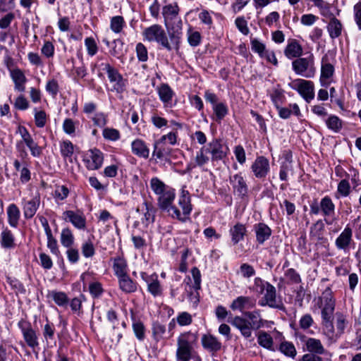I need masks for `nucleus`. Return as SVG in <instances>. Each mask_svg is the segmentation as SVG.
Wrapping results in <instances>:
<instances>
[{
	"instance_id": "nucleus-25",
	"label": "nucleus",
	"mask_w": 361,
	"mask_h": 361,
	"mask_svg": "<svg viewBox=\"0 0 361 361\" xmlns=\"http://www.w3.org/2000/svg\"><path fill=\"white\" fill-rule=\"evenodd\" d=\"M180 12V7L177 3L167 4L162 8V16L164 20V24L167 27V23L170 20L176 19Z\"/></svg>"
},
{
	"instance_id": "nucleus-15",
	"label": "nucleus",
	"mask_w": 361,
	"mask_h": 361,
	"mask_svg": "<svg viewBox=\"0 0 361 361\" xmlns=\"http://www.w3.org/2000/svg\"><path fill=\"white\" fill-rule=\"evenodd\" d=\"M255 306V300L248 296H238L233 300L230 305V308L233 310H238L243 314L245 310L252 309Z\"/></svg>"
},
{
	"instance_id": "nucleus-9",
	"label": "nucleus",
	"mask_w": 361,
	"mask_h": 361,
	"mask_svg": "<svg viewBox=\"0 0 361 361\" xmlns=\"http://www.w3.org/2000/svg\"><path fill=\"white\" fill-rule=\"evenodd\" d=\"M101 66L102 70L107 73L109 81L115 82L114 89L118 93L123 92L125 90L126 80L118 71L109 63H102Z\"/></svg>"
},
{
	"instance_id": "nucleus-34",
	"label": "nucleus",
	"mask_w": 361,
	"mask_h": 361,
	"mask_svg": "<svg viewBox=\"0 0 361 361\" xmlns=\"http://www.w3.org/2000/svg\"><path fill=\"white\" fill-rule=\"evenodd\" d=\"M171 148L167 146L166 142L156 140L154 143V151L152 154L157 159H162L169 156L171 153Z\"/></svg>"
},
{
	"instance_id": "nucleus-60",
	"label": "nucleus",
	"mask_w": 361,
	"mask_h": 361,
	"mask_svg": "<svg viewBox=\"0 0 361 361\" xmlns=\"http://www.w3.org/2000/svg\"><path fill=\"white\" fill-rule=\"evenodd\" d=\"M239 273L244 278H250L255 275L256 271L252 265L243 263L240 267Z\"/></svg>"
},
{
	"instance_id": "nucleus-45",
	"label": "nucleus",
	"mask_w": 361,
	"mask_h": 361,
	"mask_svg": "<svg viewBox=\"0 0 361 361\" xmlns=\"http://www.w3.org/2000/svg\"><path fill=\"white\" fill-rule=\"evenodd\" d=\"M150 187L152 191L157 195L163 193V192L169 188L157 177H154L151 179Z\"/></svg>"
},
{
	"instance_id": "nucleus-49",
	"label": "nucleus",
	"mask_w": 361,
	"mask_h": 361,
	"mask_svg": "<svg viewBox=\"0 0 361 361\" xmlns=\"http://www.w3.org/2000/svg\"><path fill=\"white\" fill-rule=\"evenodd\" d=\"M79 124V121H75L72 118H66L63 123V130L65 133L73 136L75 133L76 126Z\"/></svg>"
},
{
	"instance_id": "nucleus-26",
	"label": "nucleus",
	"mask_w": 361,
	"mask_h": 361,
	"mask_svg": "<svg viewBox=\"0 0 361 361\" xmlns=\"http://www.w3.org/2000/svg\"><path fill=\"white\" fill-rule=\"evenodd\" d=\"M120 289L125 293H132L137 290V284L128 274L118 278Z\"/></svg>"
},
{
	"instance_id": "nucleus-39",
	"label": "nucleus",
	"mask_w": 361,
	"mask_h": 361,
	"mask_svg": "<svg viewBox=\"0 0 361 361\" xmlns=\"http://www.w3.org/2000/svg\"><path fill=\"white\" fill-rule=\"evenodd\" d=\"M334 73V66L328 62V59L325 56L322 59L320 80L323 82L325 80L331 78Z\"/></svg>"
},
{
	"instance_id": "nucleus-5",
	"label": "nucleus",
	"mask_w": 361,
	"mask_h": 361,
	"mask_svg": "<svg viewBox=\"0 0 361 361\" xmlns=\"http://www.w3.org/2000/svg\"><path fill=\"white\" fill-rule=\"evenodd\" d=\"M178 204L182 209L183 213L181 214L179 209L175 206L171 207V213H170V216L173 219H177L181 222H185L189 219V215L192 209L190 195L188 190H182L179 197Z\"/></svg>"
},
{
	"instance_id": "nucleus-32",
	"label": "nucleus",
	"mask_w": 361,
	"mask_h": 361,
	"mask_svg": "<svg viewBox=\"0 0 361 361\" xmlns=\"http://www.w3.org/2000/svg\"><path fill=\"white\" fill-rule=\"evenodd\" d=\"M131 147L133 153L136 156L144 159L149 157V149L142 140H135L131 144Z\"/></svg>"
},
{
	"instance_id": "nucleus-47",
	"label": "nucleus",
	"mask_w": 361,
	"mask_h": 361,
	"mask_svg": "<svg viewBox=\"0 0 361 361\" xmlns=\"http://www.w3.org/2000/svg\"><path fill=\"white\" fill-rule=\"evenodd\" d=\"M85 300V295L81 294L79 295V297H75L73 298L70 302V306L71 308V310L77 313L78 315H80L82 313V303L83 301Z\"/></svg>"
},
{
	"instance_id": "nucleus-46",
	"label": "nucleus",
	"mask_w": 361,
	"mask_h": 361,
	"mask_svg": "<svg viewBox=\"0 0 361 361\" xmlns=\"http://www.w3.org/2000/svg\"><path fill=\"white\" fill-rule=\"evenodd\" d=\"M188 42L191 47H195L199 46L202 42V35L200 32L194 31L190 27L187 32Z\"/></svg>"
},
{
	"instance_id": "nucleus-14",
	"label": "nucleus",
	"mask_w": 361,
	"mask_h": 361,
	"mask_svg": "<svg viewBox=\"0 0 361 361\" xmlns=\"http://www.w3.org/2000/svg\"><path fill=\"white\" fill-rule=\"evenodd\" d=\"M141 277L147 283V290L153 296L157 297L161 295L162 288L156 274L148 275L142 272Z\"/></svg>"
},
{
	"instance_id": "nucleus-64",
	"label": "nucleus",
	"mask_w": 361,
	"mask_h": 361,
	"mask_svg": "<svg viewBox=\"0 0 361 361\" xmlns=\"http://www.w3.org/2000/svg\"><path fill=\"white\" fill-rule=\"evenodd\" d=\"M94 126L98 127H104L107 123V115L103 112H98L91 118Z\"/></svg>"
},
{
	"instance_id": "nucleus-3",
	"label": "nucleus",
	"mask_w": 361,
	"mask_h": 361,
	"mask_svg": "<svg viewBox=\"0 0 361 361\" xmlns=\"http://www.w3.org/2000/svg\"><path fill=\"white\" fill-rule=\"evenodd\" d=\"M243 316L234 317L231 324L240 331L244 338H249L252 336V330H258L264 326V320L259 310L246 311Z\"/></svg>"
},
{
	"instance_id": "nucleus-10",
	"label": "nucleus",
	"mask_w": 361,
	"mask_h": 361,
	"mask_svg": "<svg viewBox=\"0 0 361 361\" xmlns=\"http://www.w3.org/2000/svg\"><path fill=\"white\" fill-rule=\"evenodd\" d=\"M208 153L211 154L212 162H218L226 157L228 147L224 145L219 139H213L206 145Z\"/></svg>"
},
{
	"instance_id": "nucleus-57",
	"label": "nucleus",
	"mask_w": 361,
	"mask_h": 361,
	"mask_svg": "<svg viewBox=\"0 0 361 361\" xmlns=\"http://www.w3.org/2000/svg\"><path fill=\"white\" fill-rule=\"evenodd\" d=\"M176 319L178 325L181 326H189L192 323V317L187 312H180Z\"/></svg>"
},
{
	"instance_id": "nucleus-8",
	"label": "nucleus",
	"mask_w": 361,
	"mask_h": 361,
	"mask_svg": "<svg viewBox=\"0 0 361 361\" xmlns=\"http://www.w3.org/2000/svg\"><path fill=\"white\" fill-rule=\"evenodd\" d=\"M18 326L20 329L27 345L32 349L37 348L39 346L38 336L32 329L31 323L27 320L20 319L18 323Z\"/></svg>"
},
{
	"instance_id": "nucleus-43",
	"label": "nucleus",
	"mask_w": 361,
	"mask_h": 361,
	"mask_svg": "<svg viewBox=\"0 0 361 361\" xmlns=\"http://www.w3.org/2000/svg\"><path fill=\"white\" fill-rule=\"evenodd\" d=\"M61 243L65 247H69L73 246L74 244L75 238L71 231L68 228H63L61 233Z\"/></svg>"
},
{
	"instance_id": "nucleus-35",
	"label": "nucleus",
	"mask_w": 361,
	"mask_h": 361,
	"mask_svg": "<svg viewBox=\"0 0 361 361\" xmlns=\"http://www.w3.org/2000/svg\"><path fill=\"white\" fill-rule=\"evenodd\" d=\"M47 298L52 299L60 307H66L69 301L66 293L62 291L49 290Z\"/></svg>"
},
{
	"instance_id": "nucleus-55",
	"label": "nucleus",
	"mask_w": 361,
	"mask_h": 361,
	"mask_svg": "<svg viewBox=\"0 0 361 361\" xmlns=\"http://www.w3.org/2000/svg\"><path fill=\"white\" fill-rule=\"evenodd\" d=\"M35 123L37 128H43L45 126L47 120V116L44 110L37 111L35 109Z\"/></svg>"
},
{
	"instance_id": "nucleus-37",
	"label": "nucleus",
	"mask_w": 361,
	"mask_h": 361,
	"mask_svg": "<svg viewBox=\"0 0 361 361\" xmlns=\"http://www.w3.org/2000/svg\"><path fill=\"white\" fill-rule=\"evenodd\" d=\"M305 345L310 353L322 355L325 353V349L319 339L308 338L305 341Z\"/></svg>"
},
{
	"instance_id": "nucleus-2",
	"label": "nucleus",
	"mask_w": 361,
	"mask_h": 361,
	"mask_svg": "<svg viewBox=\"0 0 361 361\" xmlns=\"http://www.w3.org/2000/svg\"><path fill=\"white\" fill-rule=\"evenodd\" d=\"M198 344V336L190 331L181 333L177 338L176 361H202L195 348Z\"/></svg>"
},
{
	"instance_id": "nucleus-41",
	"label": "nucleus",
	"mask_w": 361,
	"mask_h": 361,
	"mask_svg": "<svg viewBox=\"0 0 361 361\" xmlns=\"http://www.w3.org/2000/svg\"><path fill=\"white\" fill-rule=\"evenodd\" d=\"M126 25L124 18L121 16H113L110 20V29L116 34L121 33Z\"/></svg>"
},
{
	"instance_id": "nucleus-18",
	"label": "nucleus",
	"mask_w": 361,
	"mask_h": 361,
	"mask_svg": "<svg viewBox=\"0 0 361 361\" xmlns=\"http://www.w3.org/2000/svg\"><path fill=\"white\" fill-rule=\"evenodd\" d=\"M175 190L171 188H167L163 193L159 195L158 204L161 209L167 210L170 214L171 213V207L175 199Z\"/></svg>"
},
{
	"instance_id": "nucleus-31",
	"label": "nucleus",
	"mask_w": 361,
	"mask_h": 361,
	"mask_svg": "<svg viewBox=\"0 0 361 361\" xmlns=\"http://www.w3.org/2000/svg\"><path fill=\"white\" fill-rule=\"evenodd\" d=\"M8 223L12 228H17L20 218V211L14 203L10 204L7 207Z\"/></svg>"
},
{
	"instance_id": "nucleus-21",
	"label": "nucleus",
	"mask_w": 361,
	"mask_h": 361,
	"mask_svg": "<svg viewBox=\"0 0 361 361\" xmlns=\"http://www.w3.org/2000/svg\"><path fill=\"white\" fill-rule=\"evenodd\" d=\"M320 202L321 212L322 215L324 216V221L327 224L330 225L332 224V222L329 221V219L335 215L336 206L333 202L331 198L328 195L324 197L321 200Z\"/></svg>"
},
{
	"instance_id": "nucleus-44",
	"label": "nucleus",
	"mask_w": 361,
	"mask_h": 361,
	"mask_svg": "<svg viewBox=\"0 0 361 361\" xmlns=\"http://www.w3.org/2000/svg\"><path fill=\"white\" fill-rule=\"evenodd\" d=\"M213 111L216 116V121L220 122L228 113V109L224 102H219L213 106Z\"/></svg>"
},
{
	"instance_id": "nucleus-23",
	"label": "nucleus",
	"mask_w": 361,
	"mask_h": 361,
	"mask_svg": "<svg viewBox=\"0 0 361 361\" xmlns=\"http://www.w3.org/2000/svg\"><path fill=\"white\" fill-rule=\"evenodd\" d=\"M201 343L202 347L211 353L218 352L222 348V344L219 339L209 334L202 335Z\"/></svg>"
},
{
	"instance_id": "nucleus-48",
	"label": "nucleus",
	"mask_w": 361,
	"mask_h": 361,
	"mask_svg": "<svg viewBox=\"0 0 361 361\" xmlns=\"http://www.w3.org/2000/svg\"><path fill=\"white\" fill-rule=\"evenodd\" d=\"M279 350L288 357H294L296 355V350L294 345L288 341L282 342L279 346Z\"/></svg>"
},
{
	"instance_id": "nucleus-63",
	"label": "nucleus",
	"mask_w": 361,
	"mask_h": 361,
	"mask_svg": "<svg viewBox=\"0 0 361 361\" xmlns=\"http://www.w3.org/2000/svg\"><path fill=\"white\" fill-rule=\"evenodd\" d=\"M113 47L110 50L112 56L119 58L123 55V42L121 39H114L112 42Z\"/></svg>"
},
{
	"instance_id": "nucleus-30",
	"label": "nucleus",
	"mask_w": 361,
	"mask_h": 361,
	"mask_svg": "<svg viewBox=\"0 0 361 361\" xmlns=\"http://www.w3.org/2000/svg\"><path fill=\"white\" fill-rule=\"evenodd\" d=\"M11 76L15 84V89L18 92H24L27 82L24 73L20 69L16 68L11 71Z\"/></svg>"
},
{
	"instance_id": "nucleus-59",
	"label": "nucleus",
	"mask_w": 361,
	"mask_h": 361,
	"mask_svg": "<svg viewBox=\"0 0 361 361\" xmlns=\"http://www.w3.org/2000/svg\"><path fill=\"white\" fill-rule=\"evenodd\" d=\"M250 43L252 50L257 53L260 57H264V54L267 51L264 44L259 42L257 39L255 38L252 39Z\"/></svg>"
},
{
	"instance_id": "nucleus-17",
	"label": "nucleus",
	"mask_w": 361,
	"mask_h": 361,
	"mask_svg": "<svg viewBox=\"0 0 361 361\" xmlns=\"http://www.w3.org/2000/svg\"><path fill=\"white\" fill-rule=\"evenodd\" d=\"M40 204V197L39 195L34 196L31 200L23 202V210L24 217L26 219H32L36 214Z\"/></svg>"
},
{
	"instance_id": "nucleus-53",
	"label": "nucleus",
	"mask_w": 361,
	"mask_h": 361,
	"mask_svg": "<svg viewBox=\"0 0 361 361\" xmlns=\"http://www.w3.org/2000/svg\"><path fill=\"white\" fill-rule=\"evenodd\" d=\"M324 230V224L323 221L319 219L310 228V235L317 237L320 239L322 235V232Z\"/></svg>"
},
{
	"instance_id": "nucleus-13",
	"label": "nucleus",
	"mask_w": 361,
	"mask_h": 361,
	"mask_svg": "<svg viewBox=\"0 0 361 361\" xmlns=\"http://www.w3.org/2000/svg\"><path fill=\"white\" fill-rule=\"evenodd\" d=\"M264 292V297L259 302L261 306L268 305L272 308L282 309L283 305H280L276 302V290L273 285L271 283L267 284Z\"/></svg>"
},
{
	"instance_id": "nucleus-19",
	"label": "nucleus",
	"mask_w": 361,
	"mask_h": 361,
	"mask_svg": "<svg viewBox=\"0 0 361 361\" xmlns=\"http://www.w3.org/2000/svg\"><path fill=\"white\" fill-rule=\"evenodd\" d=\"M103 153L98 149L94 148L89 150L88 159L85 160L86 166L89 170L99 169L103 164Z\"/></svg>"
},
{
	"instance_id": "nucleus-1",
	"label": "nucleus",
	"mask_w": 361,
	"mask_h": 361,
	"mask_svg": "<svg viewBox=\"0 0 361 361\" xmlns=\"http://www.w3.org/2000/svg\"><path fill=\"white\" fill-rule=\"evenodd\" d=\"M177 30L169 33V37L161 25L154 24L146 27L142 32L144 39L149 42H157L162 48L169 51L175 49L178 51L180 46L182 20L177 23Z\"/></svg>"
},
{
	"instance_id": "nucleus-4",
	"label": "nucleus",
	"mask_w": 361,
	"mask_h": 361,
	"mask_svg": "<svg viewBox=\"0 0 361 361\" xmlns=\"http://www.w3.org/2000/svg\"><path fill=\"white\" fill-rule=\"evenodd\" d=\"M292 68L295 74L306 78H313L316 73L312 54L308 57H299L292 61Z\"/></svg>"
},
{
	"instance_id": "nucleus-51",
	"label": "nucleus",
	"mask_w": 361,
	"mask_h": 361,
	"mask_svg": "<svg viewBox=\"0 0 361 361\" xmlns=\"http://www.w3.org/2000/svg\"><path fill=\"white\" fill-rule=\"evenodd\" d=\"M81 251L85 257H92L95 254V248L92 240H87L84 242L81 246Z\"/></svg>"
},
{
	"instance_id": "nucleus-40",
	"label": "nucleus",
	"mask_w": 361,
	"mask_h": 361,
	"mask_svg": "<svg viewBox=\"0 0 361 361\" xmlns=\"http://www.w3.org/2000/svg\"><path fill=\"white\" fill-rule=\"evenodd\" d=\"M74 147L73 144L70 140H66L60 142V152L63 159L72 162Z\"/></svg>"
},
{
	"instance_id": "nucleus-29",
	"label": "nucleus",
	"mask_w": 361,
	"mask_h": 361,
	"mask_svg": "<svg viewBox=\"0 0 361 361\" xmlns=\"http://www.w3.org/2000/svg\"><path fill=\"white\" fill-rule=\"evenodd\" d=\"M0 244L4 249H13L16 247L15 236L8 227H3L0 236Z\"/></svg>"
},
{
	"instance_id": "nucleus-16",
	"label": "nucleus",
	"mask_w": 361,
	"mask_h": 361,
	"mask_svg": "<svg viewBox=\"0 0 361 361\" xmlns=\"http://www.w3.org/2000/svg\"><path fill=\"white\" fill-rule=\"evenodd\" d=\"M253 231L256 236V242L259 245H263L271 235V228L265 223L260 222L253 226Z\"/></svg>"
},
{
	"instance_id": "nucleus-12",
	"label": "nucleus",
	"mask_w": 361,
	"mask_h": 361,
	"mask_svg": "<svg viewBox=\"0 0 361 361\" xmlns=\"http://www.w3.org/2000/svg\"><path fill=\"white\" fill-rule=\"evenodd\" d=\"M251 169L257 178H264L269 172V161L264 156L257 157L252 164Z\"/></svg>"
},
{
	"instance_id": "nucleus-56",
	"label": "nucleus",
	"mask_w": 361,
	"mask_h": 361,
	"mask_svg": "<svg viewBox=\"0 0 361 361\" xmlns=\"http://www.w3.org/2000/svg\"><path fill=\"white\" fill-rule=\"evenodd\" d=\"M333 317L334 316H329V317H322L324 329L329 337H332L334 333V327L332 322Z\"/></svg>"
},
{
	"instance_id": "nucleus-33",
	"label": "nucleus",
	"mask_w": 361,
	"mask_h": 361,
	"mask_svg": "<svg viewBox=\"0 0 361 361\" xmlns=\"http://www.w3.org/2000/svg\"><path fill=\"white\" fill-rule=\"evenodd\" d=\"M343 30V25L341 22L336 17L333 16L330 18L327 25V31L331 39H336L341 35Z\"/></svg>"
},
{
	"instance_id": "nucleus-42",
	"label": "nucleus",
	"mask_w": 361,
	"mask_h": 361,
	"mask_svg": "<svg viewBox=\"0 0 361 361\" xmlns=\"http://www.w3.org/2000/svg\"><path fill=\"white\" fill-rule=\"evenodd\" d=\"M207 154L209 153L206 145L201 147L196 154L195 157V164L192 167H195V166L202 167L204 164H207L209 161V157L207 156Z\"/></svg>"
},
{
	"instance_id": "nucleus-22",
	"label": "nucleus",
	"mask_w": 361,
	"mask_h": 361,
	"mask_svg": "<svg viewBox=\"0 0 361 361\" xmlns=\"http://www.w3.org/2000/svg\"><path fill=\"white\" fill-rule=\"evenodd\" d=\"M63 218L65 221L71 222L78 229H84L85 228L86 219L82 214L68 210L63 213Z\"/></svg>"
},
{
	"instance_id": "nucleus-62",
	"label": "nucleus",
	"mask_w": 361,
	"mask_h": 361,
	"mask_svg": "<svg viewBox=\"0 0 361 361\" xmlns=\"http://www.w3.org/2000/svg\"><path fill=\"white\" fill-rule=\"evenodd\" d=\"M85 45L90 56H94L97 53L98 47L93 37H87L85 39Z\"/></svg>"
},
{
	"instance_id": "nucleus-24",
	"label": "nucleus",
	"mask_w": 361,
	"mask_h": 361,
	"mask_svg": "<svg viewBox=\"0 0 361 361\" xmlns=\"http://www.w3.org/2000/svg\"><path fill=\"white\" fill-rule=\"evenodd\" d=\"M247 228L245 224L238 222L229 229V234L231 238L233 245H237L239 242L244 240L247 235Z\"/></svg>"
},
{
	"instance_id": "nucleus-36",
	"label": "nucleus",
	"mask_w": 361,
	"mask_h": 361,
	"mask_svg": "<svg viewBox=\"0 0 361 361\" xmlns=\"http://www.w3.org/2000/svg\"><path fill=\"white\" fill-rule=\"evenodd\" d=\"M258 344L271 351H274V340L269 334L266 331H259L257 335Z\"/></svg>"
},
{
	"instance_id": "nucleus-50",
	"label": "nucleus",
	"mask_w": 361,
	"mask_h": 361,
	"mask_svg": "<svg viewBox=\"0 0 361 361\" xmlns=\"http://www.w3.org/2000/svg\"><path fill=\"white\" fill-rule=\"evenodd\" d=\"M327 127L334 130V132H338L342 128V121L336 116L331 115L326 121Z\"/></svg>"
},
{
	"instance_id": "nucleus-28",
	"label": "nucleus",
	"mask_w": 361,
	"mask_h": 361,
	"mask_svg": "<svg viewBox=\"0 0 361 361\" xmlns=\"http://www.w3.org/2000/svg\"><path fill=\"white\" fill-rule=\"evenodd\" d=\"M158 94L160 100L165 106H171L174 92L168 84L163 83L158 87Z\"/></svg>"
},
{
	"instance_id": "nucleus-52",
	"label": "nucleus",
	"mask_w": 361,
	"mask_h": 361,
	"mask_svg": "<svg viewBox=\"0 0 361 361\" xmlns=\"http://www.w3.org/2000/svg\"><path fill=\"white\" fill-rule=\"evenodd\" d=\"M102 135L105 140L111 141L118 140L121 137L120 132L113 128H105L103 130Z\"/></svg>"
},
{
	"instance_id": "nucleus-38",
	"label": "nucleus",
	"mask_w": 361,
	"mask_h": 361,
	"mask_svg": "<svg viewBox=\"0 0 361 361\" xmlns=\"http://www.w3.org/2000/svg\"><path fill=\"white\" fill-rule=\"evenodd\" d=\"M113 269L114 274L118 278L127 274V262L123 257L118 256L114 259Z\"/></svg>"
},
{
	"instance_id": "nucleus-54",
	"label": "nucleus",
	"mask_w": 361,
	"mask_h": 361,
	"mask_svg": "<svg viewBox=\"0 0 361 361\" xmlns=\"http://www.w3.org/2000/svg\"><path fill=\"white\" fill-rule=\"evenodd\" d=\"M133 329L137 338L143 341L145 337V328L143 323L140 321L133 322Z\"/></svg>"
},
{
	"instance_id": "nucleus-20",
	"label": "nucleus",
	"mask_w": 361,
	"mask_h": 361,
	"mask_svg": "<svg viewBox=\"0 0 361 361\" xmlns=\"http://www.w3.org/2000/svg\"><path fill=\"white\" fill-rule=\"evenodd\" d=\"M352 236V229L350 227L346 226L336 239L335 245L336 247L338 250H343L344 252H347L349 250V246L353 241Z\"/></svg>"
},
{
	"instance_id": "nucleus-27",
	"label": "nucleus",
	"mask_w": 361,
	"mask_h": 361,
	"mask_svg": "<svg viewBox=\"0 0 361 361\" xmlns=\"http://www.w3.org/2000/svg\"><path fill=\"white\" fill-rule=\"evenodd\" d=\"M302 54V48L296 39L290 40L284 49V54L289 59L299 58Z\"/></svg>"
},
{
	"instance_id": "nucleus-11",
	"label": "nucleus",
	"mask_w": 361,
	"mask_h": 361,
	"mask_svg": "<svg viewBox=\"0 0 361 361\" xmlns=\"http://www.w3.org/2000/svg\"><path fill=\"white\" fill-rule=\"evenodd\" d=\"M229 182L235 195H237L241 200H245L248 197L249 188L246 180L240 173L230 176Z\"/></svg>"
},
{
	"instance_id": "nucleus-7",
	"label": "nucleus",
	"mask_w": 361,
	"mask_h": 361,
	"mask_svg": "<svg viewBox=\"0 0 361 361\" xmlns=\"http://www.w3.org/2000/svg\"><path fill=\"white\" fill-rule=\"evenodd\" d=\"M336 302L330 288H326L319 298V307L322 309V317L334 316Z\"/></svg>"
},
{
	"instance_id": "nucleus-6",
	"label": "nucleus",
	"mask_w": 361,
	"mask_h": 361,
	"mask_svg": "<svg viewBox=\"0 0 361 361\" xmlns=\"http://www.w3.org/2000/svg\"><path fill=\"white\" fill-rule=\"evenodd\" d=\"M293 90L298 91L301 97L310 103L314 98V83L310 80L295 79L288 84Z\"/></svg>"
},
{
	"instance_id": "nucleus-61",
	"label": "nucleus",
	"mask_w": 361,
	"mask_h": 361,
	"mask_svg": "<svg viewBox=\"0 0 361 361\" xmlns=\"http://www.w3.org/2000/svg\"><path fill=\"white\" fill-rule=\"evenodd\" d=\"M337 192L343 197H347L350 193V185L348 180H341L337 188Z\"/></svg>"
},
{
	"instance_id": "nucleus-58",
	"label": "nucleus",
	"mask_w": 361,
	"mask_h": 361,
	"mask_svg": "<svg viewBox=\"0 0 361 361\" xmlns=\"http://www.w3.org/2000/svg\"><path fill=\"white\" fill-rule=\"evenodd\" d=\"M285 276L288 280V283H300L301 278L300 274L293 268L288 269L285 272Z\"/></svg>"
}]
</instances>
